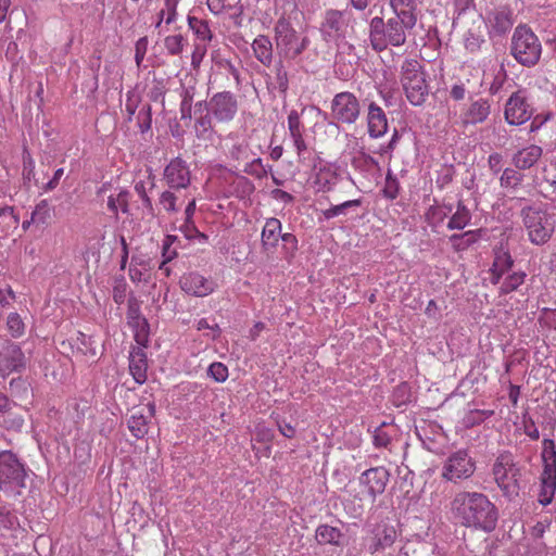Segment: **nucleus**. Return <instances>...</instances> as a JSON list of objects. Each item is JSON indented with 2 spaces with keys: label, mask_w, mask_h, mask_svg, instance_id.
Segmentation results:
<instances>
[{
  "label": "nucleus",
  "mask_w": 556,
  "mask_h": 556,
  "mask_svg": "<svg viewBox=\"0 0 556 556\" xmlns=\"http://www.w3.org/2000/svg\"><path fill=\"white\" fill-rule=\"evenodd\" d=\"M510 53L520 65L532 67L540 61L542 45L530 27L518 25L511 37Z\"/></svg>",
  "instance_id": "nucleus-6"
},
{
  "label": "nucleus",
  "mask_w": 556,
  "mask_h": 556,
  "mask_svg": "<svg viewBox=\"0 0 556 556\" xmlns=\"http://www.w3.org/2000/svg\"><path fill=\"white\" fill-rule=\"evenodd\" d=\"M255 59L266 67L273 63V43L268 36L258 35L252 42Z\"/></svg>",
  "instance_id": "nucleus-29"
},
{
  "label": "nucleus",
  "mask_w": 556,
  "mask_h": 556,
  "mask_svg": "<svg viewBox=\"0 0 556 556\" xmlns=\"http://www.w3.org/2000/svg\"><path fill=\"white\" fill-rule=\"evenodd\" d=\"M506 78V72L503 67H501L493 76V80L489 87V92L493 96L497 94L502 90Z\"/></svg>",
  "instance_id": "nucleus-59"
},
{
  "label": "nucleus",
  "mask_w": 556,
  "mask_h": 556,
  "mask_svg": "<svg viewBox=\"0 0 556 556\" xmlns=\"http://www.w3.org/2000/svg\"><path fill=\"white\" fill-rule=\"evenodd\" d=\"M177 240L176 236L167 235L165 236L163 242H162V256L164 258L162 265L160 266L161 269H163L164 265L167 262H170L177 256V252L175 249L172 248L173 243Z\"/></svg>",
  "instance_id": "nucleus-55"
},
{
  "label": "nucleus",
  "mask_w": 556,
  "mask_h": 556,
  "mask_svg": "<svg viewBox=\"0 0 556 556\" xmlns=\"http://www.w3.org/2000/svg\"><path fill=\"white\" fill-rule=\"evenodd\" d=\"M288 129L299 155L306 151L307 146L303 137V125L298 111L292 110L288 115Z\"/></svg>",
  "instance_id": "nucleus-28"
},
{
  "label": "nucleus",
  "mask_w": 556,
  "mask_h": 556,
  "mask_svg": "<svg viewBox=\"0 0 556 556\" xmlns=\"http://www.w3.org/2000/svg\"><path fill=\"white\" fill-rule=\"evenodd\" d=\"M49 213L48 203L46 200H42L38 203L35 210L31 213V222L45 223Z\"/></svg>",
  "instance_id": "nucleus-61"
},
{
  "label": "nucleus",
  "mask_w": 556,
  "mask_h": 556,
  "mask_svg": "<svg viewBox=\"0 0 556 556\" xmlns=\"http://www.w3.org/2000/svg\"><path fill=\"white\" fill-rule=\"evenodd\" d=\"M128 429L135 438H143L148 433V424L146 418L142 415H132L128 420Z\"/></svg>",
  "instance_id": "nucleus-47"
},
{
  "label": "nucleus",
  "mask_w": 556,
  "mask_h": 556,
  "mask_svg": "<svg viewBox=\"0 0 556 556\" xmlns=\"http://www.w3.org/2000/svg\"><path fill=\"white\" fill-rule=\"evenodd\" d=\"M470 211L462 201H459L457 203L456 211L453 213L447 223V228L451 230H462L470 223Z\"/></svg>",
  "instance_id": "nucleus-34"
},
{
  "label": "nucleus",
  "mask_w": 556,
  "mask_h": 556,
  "mask_svg": "<svg viewBox=\"0 0 556 556\" xmlns=\"http://www.w3.org/2000/svg\"><path fill=\"white\" fill-rule=\"evenodd\" d=\"M522 174L514 168H505L500 178L501 186L504 188H517L522 181Z\"/></svg>",
  "instance_id": "nucleus-49"
},
{
  "label": "nucleus",
  "mask_w": 556,
  "mask_h": 556,
  "mask_svg": "<svg viewBox=\"0 0 556 556\" xmlns=\"http://www.w3.org/2000/svg\"><path fill=\"white\" fill-rule=\"evenodd\" d=\"M314 184L318 191L328 192L339 181L338 167L332 163H319L316 167Z\"/></svg>",
  "instance_id": "nucleus-21"
},
{
  "label": "nucleus",
  "mask_w": 556,
  "mask_h": 556,
  "mask_svg": "<svg viewBox=\"0 0 556 556\" xmlns=\"http://www.w3.org/2000/svg\"><path fill=\"white\" fill-rule=\"evenodd\" d=\"M20 526L16 515L5 505H0V538H8Z\"/></svg>",
  "instance_id": "nucleus-31"
},
{
  "label": "nucleus",
  "mask_w": 556,
  "mask_h": 556,
  "mask_svg": "<svg viewBox=\"0 0 556 556\" xmlns=\"http://www.w3.org/2000/svg\"><path fill=\"white\" fill-rule=\"evenodd\" d=\"M491 114V102L485 98L472 100L464 109L460 119L464 126L478 125L484 123Z\"/></svg>",
  "instance_id": "nucleus-19"
},
{
  "label": "nucleus",
  "mask_w": 556,
  "mask_h": 556,
  "mask_svg": "<svg viewBox=\"0 0 556 556\" xmlns=\"http://www.w3.org/2000/svg\"><path fill=\"white\" fill-rule=\"evenodd\" d=\"M25 365V355L17 344L7 342L0 348V375L2 377L20 371Z\"/></svg>",
  "instance_id": "nucleus-17"
},
{
  "label": "nucleus",
  "mask_w": 556,
  "mask_h": 556,
  "mask_svg": "<svg viewBox=\"0 0 556 556\" xmlns=\"http://www.w3.org/2000/svg\"><path fill=\"white\" fill-rule=\"evenodd\" d=\"M520 216L528 240L534 245H544L553 237L556 227L555 215L539 206H526Z\"/></svg>",
  "instance_id": "nucleus-4"
},
{
  "label": "nucleus",
  "mask_w": 556,
  "mask_h": 556,
  "mask_svg": "<svg viewBox=\"0 0 556 556\" xmlns=\"http://www.w3.org/2000/svg\"><path fill=\"white\" fill-rule=\"evenodd\" d=\"M274 30L278 53L288 60L300 56L311 42L307 36L299 34L285 18L277 21Z\"/></svg>",
  "instance_id": "nucleus-8"
},
{
  "label": "nucleus",
  "mask_w": 556,
  "mask_h": 556,
  "mask_svg": "<svg viewBox=\"0 0 556 556\" xmlns=\"http://www.w3.org/2000/svg\"><path fill=\"white\" fill-rule=\"evenodd\" d=\"M189 27L193 30L198 39L203 41H211L212 31L208 27V23L204 20H200L194 16L188 17Z\"/></svg>",
  "instance_id": "nucleus-42"
},
{
  "label": "nucleus",
  "mask_w": 556,
  "mask_h": 556,
  "mask_svg": "<svg viewBox=\"0 0 556 556\" xmlns=\"http://www.w3.org/2000/svg\"><path fill=\"white\" fill-rule=\"evenodd\" d=\"M207 376L214 381L223 383L228 379V367L220 362H214L207 368Z\"/></svg>",
  "instance_id": "nucleus-53"
},
{
  "label": "nucleus",
  "mask_w": 556,
  "mask_h": 556,
  "mask_svg": "<svg viewBox=\"0 0 556 556\" xmlns=\"http://www.w3.org/2000/svg\"><path fill=\"white\" fill-rule=\"evenodd\" d=\"M493 415V409H471L465 417V424L467 427H473L480 425Z\"/></svg>",
  "instance_id": "nucleus-52"
},
{
  "label": "nucleus",
  "mask_w": 556,
  "mask_h": 556,
  "mask_svg": "<svg viewBox=\"0 0 556 556\" xmlns=\"http://www.w3.org/2000/svg\"><path fill=\"white\" fill-rule=\"evenodd\" d=\"M401 83L410 104L418 106L425 103L429 93L421 64L407 59L401 66Z\"/></svg>",
  "instance_id": "nucleus-7"
},
{
  "label": "nucleus",
  "mask_w": 556,
  "mask_h": 556,
  "mask_svg": "<svg viewBox=\"0 0 556 556\" xmlns=\"http://www.w3.org/2000/svg\"><path fill=\"white\" fill-rule=\"evenodd\" d=\"M0 218L3 223V230L15 229L20 223V218L11 205L0 207Z\"/></svg>",
  "instance_id": "nucleus-51"
},
{
  "label": "nucleus",
  "mask_w": 556,
  "mask_h": 556,
  "mask_svg": "<svg viewBox=\"0 0 556 556\" xmlns=\"http://www.w3.org/2000/svg\"><path fill=\"white\" fill-rule=\"evenodd\" d=\"M513 265L514 260L508 251H497L491 268V282L500 283L503 277L511 271Z\"/></svg>",
  "instance_id": "nucleus-24"
},
{
  "label": "nucleus",
  "mask_w": 556,
  "mask_h": 556,
  "mask_svg": "<svg viewBox=\"0 0 556 556\" xmlns=\"http://www.w3.org/2000/svg\"><path fill=\"white\" fill-rule=\"evenodd\" d=\"M475 472V463L466 451L450 455L442 467V477L451 482L467 479Z\"/></svg>",
  "instance_id": "nucleus-14"
},
{
  "label": "nucleus",
  "mask_w": 556,
  "mask_h": 556,
  "mask_svg": "<svg viewBox=\"0 0 556 556\" xmlns=\"http://www.w3.org/2000/svg\"><path fill=\"white\" fill-rule=\"evenodd\" d=\"M533 114L531 104L528 101V94L525 89L513 92L507 99L504 108L505 121L515 126L528 122Z\"/></svg>",
  "instance_id": "nucleus-12"
},
{
  "label": "nucleus",
  "mask_w": 556,
  "mask_h": 556,
  "mask_svg": "<svg viewBox=\"0 0 556 556\" xmlns=\"http://www.w3.org/2000/svg\"><path fill=\"white\" fill-rule=\"evenodd\" d=\"M389 479L390 472L383 466L365 470L358 478L362 495L369 497L374 503L376 497L384 492Z\"/></svg>",
  "instance_id": "nucleus-15"
},
{
  "label": "nucleus",
  "mask_w": 556,
  "mask_h": 556,
  "mask_svg": "<svg viewBox=\"0 0 556 556\" xmlns=\"http://www.w3.org/2000/svg\"><path fill=\"white\" fill-rule=\"evenodd\" d=\"M210 11L217 15L228 13L236 24H240V17L243 13V5L240 0H207Z\"/></svg>",
  "instance_id": "nucleus-26"
},
{
  "label": "nucleus",
  "mask_w": 556,
  "mask_h": 556,
  "mask_svg": "<svg viewBox=\"0 0 556 556\" xmlns=\"http://www.w3.org/2000/svg\"><path fill=\"white\" fill-rule=\"evenodd\" d=\"M281 222L275 217L267 218L262 230L261 241L265 251L276 249L281 236Z\"/></svg>",
  "instance_id": "nucleus-23"
},
{
  "label": "nucleus",
  "mask_w": 556,
  "mask_h": 556,
  "mask_svg": "<svg viewBox=\"0 0 556 556\" xmlns=\"http://www.w3.org/2000/svg\"><path fill=\"white\" fill-rule=\"evenodd\" d=\"M129 192L127 190H119L116 194H111L108 198V208L117 214L119 211L123 213L128 212Z\"/></svg>",
  "instance_id": "nucleus-40"
},
{
  "label": "nucleus",
  "mask_w": 556,
  "mask_h": 556,
  "mask_svg": "<svg viewBox=\"0 0 556 556\" xmlns=\"http://www.w3.org/2000/svg\"><path fill=\"white\" fill-rule=\"evenodd\" d=\"M397 538L396 529L393 526L383 525L378 529V532L376 534L377 539V547L378 548H386L391 546Z\"/></svg>",
  "instance_id": "nucleus-41"
},
{
  "label": "nucleus",
  "mask_w": 556,
  "mask_h": 556,
  "mask_svg": "<svg viewBox=\"0 0 556 556\" xmlns=\"http://www.w3.org/2000/svg\"><path fill=\"white\" fill-rule=\"evenodd\" d=\"M243 172L250 176H253L256 179H262L267 176L268 172L271 170V165L263 164L261 157H254L250 161L244 162Z\"/></svg>",
  "instance_id": "nucleus-39"
},
{
  "label": "nucleus",
  "mask_w": 556,
  "mask_h": 556,
  "mask_svg": "<svg viewBox=\"0 0 556 556\" xmlns=\"http://www.w3.org/2000/svg\"><path fill=\"white\" fill-rule=\"evenodd\" d=\"M226 140L230 141V144L227 146V156L230 160L245 162L250 159L252 151L245 139L240 138L236 134H229Z\"/></svg>",
  "instance_id": "nucleus-27"
},
{
  "label": "nucleus",
  "mask_w": 556,
  "mask_h": 556,
  "mask_svg": "<svg viewBox=\"0 0 556 556\" xmlns=\"http://www.w3.org/2000/svg\"><path fill=\"white\" fill-rule=\"evenodd\" d=\"M7 329L13 338H21L25 332V324L17 313H10L7 318Z\"/></svg>",
  "instance_id": "nucleus-48"
},
{
  "label": "nucleus",
  "mask_w": 556,
  "mask_h": 556,
  "mask_svg": "<svg viewBox=\"0 0 556 556\" xmlns=\"http://www.w3.org/2000/svg\"><path fill=\"white\" fill-rule=\"evenodd\" d=\"M127 318L131 325L136 326H138L141 320L139 305L135 299H129L128 301Z\"/></svg>",
  "instance_id": "nucleus-62"
},
{
  "label": "nucleus",
  "mask_w": 556,
  "mask_h": 556,
  "mask_svg": "<svg viewBox=\"0 0 556 556\" xmlns=\"http://www.w3.org/2000/svg\"><path fill=\"white\" fill-rule=\"evenodd\" d=\"M276 84L279 92L286 96L289 89V78L288 72L281 63L276 66Z\"/></svg>",
  "instance_id": "nucleus-58"
},
{
  "label": "nucleus",
  "mask_w": 556,
  "mask_h": 556,
  "mask_svg": "<svg viewBox=\"0 0 556 556\" xmlns=\"http://www.w3.org/2000/svg\"><path fill=\"white\" fill-rule=\"evenodd\" d=\"M552 520L548 517L539 520L531 529L530 534L534 540L543 539L545 532L551 528Z\"/></svg>",
  "instance_id": "nucleus-60"
},
{
  "label": "nucleus",
  "mask_w": 556,
  "mask_h": 556,
  "mask_svg": "<svg viewBox=\"0 0 556 556\" xmlns=\"http://www.w3.org/2000/svg\"><path fill=\"white\" fill-rule=\"evenodd\" d=\"M451 513L463 527L491 533L498 521V509L489 496L478 491L457 492L451 502Z\"/></svg>",
  "instance_id": "nucleus-1"
},
{
  "label": "nucleus",
  "mask_w": 556,
  "mask_h": 556,
  "mask_svg": "<svg viewBox=\"0 0 556 556\" xmlns=\"http://www.w3.org/2000/svg\"><path fill=\"white\" fill-rule=\"evenodd\" d=\"M541 457L543 470L556 471V445L554 440L543 439Z\"/></svg>",
  "instance_id": "nucleus-37"
},
{
  "label": "nucleus",
  "mask_w": 556,
  "mask_h": 556,
  "mask_svg": "<svg viewBox=\"0 0 556 556\" xmlns=\"http://www.w3.org/2000/svg\"><path fill=\"white\" fill-rule=\"evenodd\" d=\"M151 108L150 105H144L139 111L138 118H139V127L141 132H146L151 127V115H150Z\"/></svg>",
  "instance_id": "nucleus-63"
},
{
  "label": "nucleus",
  "mask_w": 556,
  "mask_h": 556,
  "mask_svg": "<svg viewBox=\"0 0 556 556\" xmlns=\"http://www.w3.org/2000/svg\"><path fill=\"white\" fill-rule=\"evenodd\" d=\"M450 241L456 251H463L477 241L475 231H466L462 235H452Z\"/></svg>",
  "instance_id": "nucleus-46"
},
{
  "label": "nucleus",
  "mask_w": 556,
  "mask_h": 556,
  "mask_svg": "<svg viewBox=\"0 0 556 556\" xmlns=\"http://www.w3.org/2000/svg\"><path fill=\"white\" fill-rule=\"evenodd\" d=\"M28 468L12 451L0 452V492L8 497H16L26 488Z\"/></svg>",
  "instance_id": "nucleus-3"
},
{
  "label": "nucleus",
  "mask_w": 556,
  "mask_h": 556,
  "mask_svg": "<svg viewBox=\"0 0 556 556\" xmlns=\"http://www.w3.org/2000/svg\"><path fill=\"white\" fill-rule=\"evenodd\" d=\"M526 277L527 274L522 270L508 273L503 277L500 292L503 294H508L517 290L521 285H523Z\"/></svg>",
  "instance_id": "nucleus-38"
},
{
  "label": "nucleus",
  "mask_w": 556,
  "mask_h": 556,
  "mask_svg": "<svg viewBox=\"0 0 556 556\" xmlns=\"http://www.w3.org/2000/svg\"><path fill=\"white\" fill-rule=\"evenodd\" d=\"M542 148L531 144L519 150L513 157L515 166L519 169H528L532 167L542 156Z\"/></svg>",
  "instance_id": "nucleus-30"
},
{
  "label": "nucleus",
  "mask_w": 556,
  "mask_h": 556,
  "mask_svg": "<svg viewBox=\"0 0 556 556\" xmlns=\"http://www.w3.org/2000/svg\"><path fill=\"white\" fill-rule=\"evenodd\" d=\"M186 39L182 35H169L164 39V48L169 55H179L185 47Z\"/></svg>",
  "instance_id": "nucleus-45"
},
{
  "label": "nucleus",
  "mask_w": 556,
  "mask_h": 556,
  "mask_svg": "<svg viewBox=\"0 0 556 556\" xmlns=\"http://www.w3.org/2000/svg\"><path fill=\"white\" fill-rule=\"evenodd\" d=\"M556 493V471L542 470L540 476V490L538 502L543 505H549Z\"/></svg>",
  "instance_id": "nucleus-25"
},
{
  "label": "nucleus",
  "mask_w": 556,
  "mask_h": 556,
  "mask_svg": "<svg viewBox=\"0 0 556 556\" xmlns=\"http://www.w3.org/2000/svg\"><path fill=\"white\" fill-rule=\"evenodd\" d=\"M352 14L348 10H328L320 25V33L327 42L343 40L348 34Z\"/></svg>",
  "instance_id": "nucleus-11"
},
{
  "label": "nucleus",
  "mask_w": 556,
  "mask_h": 556,
  "mask_svg": "<svg viewBox=\"0 0 556 556\" xmlns=\"http://www.w3.org/2000/svg\"><path fill=\"white\" fill-rule=\"evenodd\" d=\"M390 5L394 12V16L401 18H410L416 24L417 18L414 14L415 0H390Z\"/></svg>",
  "instance_id": "nucleus-36"
},
{
  "label": "nucleus",
  "mask_w": 556,
  "mask_h": 556,
  "mask_svg": "<svg viewBox=\"0 0 556 556\" xmlns=\"http://www.w3.org/2000/svg\"><path fill=\"white\" fill-rule=\"evenodd\" d=\"M399 189L400 185L396 177H394L391 170H389L386 177V186L383 189L384 197L390 200H394L399 195Z\"/></svg>",
  "instance_id": "nucleus-56"
},
{
  "label": "nucleus",
  "mask_w": 556,
  "mask_h": 556,
  "mask_svg": "<svg viewBox=\"0 0 556 556\" xmlns=\"http://www.w3.org/2000/svg\"><path fill=\"white\" fill-rule=\"evenodd\" d=\"M391 433L389 432V430L387 429V425L383 422L382 425H380L379 427H377L375 430H374V433H372V443L375 445V447L377 448H387L389 446V444L391 443Z\"/></svg>",
  "instance_id": "nucleus-50"
},
{
  "label": "nucleus",
  "mask_w": 556,
  "mask_h": 556,
  "mask_svg": "<svg viewBox=\"0 0 556 556\" xmlns=\"http://www.w3.org/2000/svg\"><path fill=\"white\" fill-rule=\"evenodd\" d=\"M488 34L491 38L508 33L514 25V12L508 3L489 0L481 13Z\"/></svg>",
  "instance_id": "nucleus-9"
},
{
  "label": "nucleus",
  "mask_w": 556,
  "mask_h": 556,
  "mask_svg": "<svg viewBox=\"0 0 556 556\" xmlns=\"http://www.w3.org/2000/svg\"><path fill=\"white\" fill-rule=\"evenodd\" d=\"M213 119L211 113L194 117V134L198 139L207 140L213 135Z\"/></svg>",
  "instance_id": "nucleus-35"
},
{
  "label": "nucleus",
  "mask_w": 556,
  "mask_h": 556,
  "mask_svg": "<svg viewBox=\"0 0 556 556\" xmlns=\"http://www.w3.org/2000/svg\"><path fill=\"white\" fill-rule=\"evenodd\" d=\"M491 472L503 496L511 500L519 494L521 467L511 452H500L494 459Z\"/></svg>",
  "instance_id": "nucleus-5"
},
{
  "label": "nucleus",
  "mask_w": 556,
  "mask_h": 556,
  "mask_svg": "<svg viewBox=\"0 0 556 556\" xmlns=\"http://www.w3.org/2000/svg\"><path fill=\"white\" fill-rule=\"evenodd\" d=\"M452 204L431 205L425 214L426 222L431 228L434 229L442 225L444 219L448 216V214L452 213Z\"/></svg>",
  "instance_id": "nucleus-32"
},
{
  "label": "nucleus",
  "mask_w": 556,
  "mask_h": 556,
  "mask_svg": "<svg viewBox=\"0 0 556 556\" xmlns=\"http://www.w3.org/2000/svg\"><path fill=\"white\" fill-rule=\"evenodd\" d=\"M177 4L178 0H165L164 8L161 10L159 14L160 18L156 23V28H160L163 22H165L166 25H169L176 21Z\"/></svg>",
  "instance_id": "nucleus-43"
},
{
  "label": "nucleus",
  "mask_w": 556,
  "mask_h": 556,
  "mask_svg": "<svg viewBox=\"0 0 556 556\" xmlns=\"http://www.w3.org/2000/svg\"><path fill=\"white\" fill-rule=\"evenodd\" d=\"M362 201L359 199L349 200L338 205H332L327 210L323 211V216L325 219H331L339 215L345 214L346 211L351 207L359 206Z\"/></svg>",
  "instance_id": "nucleus-44"
},
{
  "label": "nucleus",
  "mask_w": 556,
  "mask_h": 556,
  "mask_svg": "<svg viewBox=\"0 0 556 556\" xmlns=\"http://www.w3.org/2000/svg\"><path fill=\"white\" fill-rule=\"evenodd\" d=\"M330 110L333 123L352 125L361 115V102L353 92L342 91L332 98Z\"/></svg>",
  "instance_id": "nucleus-10"
},
{
  "label": "nucleus",
  "mask_w": 556,
  "mask_h": 556,
  "mask_svg": "<svg viewBox=\"0 0 556 556\" xmlns=\"http://www.w3.org/2000/svg\"><path fill=\"white\" fill-rule=\"evenodd\" d=\"M485 43L484 37L480 34L468 30L464 37V45L467 51L476 53L480 51L482 45Z\"/></svg>",
  "instance_id": "nucleus-54"
},
{
  "label": "nucleus",
  "mask_w": 556,
  "mask_h": 556,
  "mask_svg": "<svg viewBox=\"0 0 556 556\" xmlns=\"http://www.w3.org/2000/svg\"><path fill=\"white\" fill-rule=\"evenodd\" d=\"M127 285L124 279L117 281L113 288V299L115 303L122 304L126 299Z\"/></svg>",
  "instance_id": "nucleus-64"
},
{
  "label": "nucleus",
  "mask_w": 556,
  "mask_h": 556,
  "mask_svg": "<svg viewBox=\"0 0 556 556\" xmlns=\"http://www.w3.org/2000/svg\"><path fill=\"white\" fill-rule=\"evenodd\" d=\"M342 536L343 534L338 528L328 525H320L316 529L315 534L316 541L321 545L331 544L339 546L341 544Z\"/></svg>",
  "instance_id": "nucleus-33"
},
{
  "label": "nucleus",
  "mask_w": 556,
  "mask_h": 556,
  "mask_svg": "<svg viewBox=\"0 0 556 556\" xmlns=\"http://www.w3.org/2000/svg\"><path fill=\"white\" fill-rule=\"evenodd\" d=\"M129 371L139 384H142L148 379V359L147 354L141 348H135L129 354Z\"/></svg>",
  "instance_id": "nucleus-22"
},
{
  "label": "nucleus",
  "mask_w": 556,
  "mask_h": 556,
  "mask_svg": "<svg viewBox=\"0 0 556 556\" xmlns=\"http://www.w3.org/2000/svg\"><path fill=\"white\" fill-rule=\"evenodd\" d=\"M208 108L217 123H229L238 113L239 101L231 91H219L208 99Z\"/></svg>",
  "instance_id": "nucleus-13"
},
{
  "label": "nucleus",
  "mask_w": 556,
  "mask_h": 556,
  "mask_svg": "<svg viewBox=\"0 0 556 556\" xmlns=\"http://www.w3.org/2000/svg\"><path fill=\"white\" fill-rule=\"evenodd\" d=\"M181 289L193 296H206L215 290V282L198 273H189L180 279Z\"/></svg>",
  "instance_id": "nucleus-18"
},
{
  "label": "nucleus",
  "mask_w": 556,
  "mask_h": 556,
  "mask_svg": "<svg viewBox=\"0 0 556 556\" xmlns=\"http://www.w3.org/2000/svg\"><path fill=\"white\" fill-rule=\"evenodd\" d=\"M416 24L410 18L392 16L387 21L375 16L369 22V41L376 52H381L389 47H402L406 42L407 33Z\"/></svg>",
  "instance_id": "nucleus-2"
},
{
  "label": "nucleus",
  "mask_w": 556,
  "mask_h": 556,
  "mask_svg": "<svg viewBox=\"0 0 556 556\" xmlns=\"http://www.w3.org/2000/svg\"><path fill=\"white\" fill-rule=\"evenodd\" d=\"M164 180L170 189H186L191 181V172L185 160L173 159L164 169Z\"/></svg>",
  "instance_id": "nucleus-16"
},
{
  "label": "nucleus",
  "mask_w": 556,
  "mask_h": 556,
  "mask_svg": "<svg viewBox=\"0 0 556 556\" xmlns=\"http://www.w3.org/2000/svg\"><path fill=\"white\" fill-rule=\"evenodd\" d=\"M368 135L371 138H380L388 131V118L382 110L375 102H370L367 110Z\"/></svg>",
  "instance_id": "nucleus-20"
},
{
  "label": "nucleus",
  "mask_w": 556,
  "mask_h": 556,
  "mask_svg": "<svg viewBox=\"0 0 556 556\" xmlns=\"http://www.w3.org/2000/svg\"><path fill=\"white\" fill-rule=\"evenodd\" d=\"M176 202L177 197L170 190H165L160 195V204L168 213H175L178 211Z\"/></svg>",
  "instance_id": "nucleus-57"
}]
</instances>
